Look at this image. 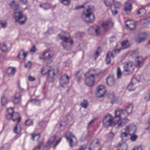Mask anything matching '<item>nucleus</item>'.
Masks as SVG:
<instances>
[{"mask_svg":"<svg viewBox=\"0 0 150 150\" xmlns=\"http://www.w3.org/2000/svg\"><path fill=\"white\" fill-rule=\"evenodd\" d=\"M41 7H42L44 9L47 10L50 8V4L48 3H43L40 6Z\"/></svg>","mask_w":150,"mask_h":150,"instance_id":"26","label":"nucleus"},{"mask_svg":"<svg viewBox=\"0 0 150 150\" xmlns=\"http://www.w3.org/2000/svg\"><path fill=\"white\" fill-rule=\"evenodd\" d=\"M82 70H79L75 74V76L77 78L79 79L82 76Z\"/></svg>","mask_w":150,"mask_h":150,"instance_id":"34","label":"nucleus"},{"mask_svg":"<svg viewBox=\"0 0 150 150\" xmlns=\"http://www.w3.org/2000/svg\"><path fill=\"white\" fill-rule=\"evenodd\" d=\"M21 130V125L19 124V123L17 122V124L14 128V132L18 134L20 132Z\"/></svg>","mask_w":150,"mask_h":150,"instance_id":"23","label":"nucleus"},{"mask_svg":"<svg viewBox=\"0 0 150 150\" xmlns=\"http://www.w3.org/2000/svg\"><path fill=\"white\" fill-rule=\"evenodd\" d=\"M134 66L131 62H127L124 65L123 74L125 75L132 74L134 71L135 66L139 68L143 65L144 60L141 57H137L135 59Z\"/></svg>","mask_w":150,"mask_h":150,"instance_id":"1","label":"nucleus"},{"mask_svg":"<svg viewBox=\"0 0 150 150\" xmlns=\"http://www.w3.org/2000/svg\"><path fill=\"white\" fill-rule=\"evenodd\" d=\"M116 40V38L115 36H112L110 38V42H113Z\"/></svg>","mask_w":150,"mask_h":150,"instance_id":"50","label":"nucleus"},{"mask_svg":"<svg viewBox=\"0 0 150 150\" xmlns=\"http://www.w3.org/2000/svg\"><path fill=\"white\" fill-rule=\"evenodd\" d=\"M123 111V109L119 108L115 111V116L113 118L114 120H116L117 122L119 121L121 119V117H120L121 112H122Z\"/></svg>","mask_w":150,"mask_h":150,"instance_id":"14","label":"nucleus"},{"mask_svg":"<svg viewBox=\"0 0 150 150\" xmlns=\"http://www.w3.org/2000/svg\"><path fill=\"white\" fill-rule=\"evenodd\" d=\"M96 28L95 29V32L96 35H99L100 33V28L98 26H96Z\"/></svg>","mask_w":150,"mask_h":150,"instance_id":"39","label":"nucleus"},{"mask_svg":"<svg viewBox=\"0 0 150 150\" xmlns=\"http://www.w3.org/2000/svg\"><path fill=\"white\" fill-rule=\"evenodd\" d=\"M95 120V119L92 120L88 124V126H90L92 124H93L94 123Z\"/></svg>","mask_w":150,"mask_h":150,"instance_id":"60","label":"nucleus"},{"mask_svg":"<svg viewBox=\"0 0 150 150\" xmlns=\"http://www.w3.org/2000/svg\"><path fill=\"white\" fill-rule=\"evenodd\" d=\"M137 136L136 135H132L130 137V139L131 141L134 142L136 140L137 138Z\"/></svg>","mask_w":150,"mask_h":150,"instance_id":"40","label":"nucleus"},{"mask_svg":"<svg viewBox=\"0 0 150 150\" xmlns=\"http://www.w3.org/2000/svg\"><path fill=\"white\" fill-rule=\"evenodd\" d=\"M9 5L11 8L15 11H17L19 9V6L18 4L14 5H13L12 4H10Z\"/></svg>","mask_w":150,"mask_h":150,"instance_id":"36","label":"nucleus"},{"mask_svg":"<svg viewBox=\"0 0 150 150\" xmlns=\"http://www.w3.org/2000/svg\"><path fill=\"white\" fill-rule=\"evenodd\" d=\"M61 138H60L57 140L56 141L55 144L53 146V148L54 149L56 148V147L58 145V144H59L61 142Z\"/></svg>","mask_w":150,"mask_h":150,"instance_id":"46","label":"nucleus"},{"mask_svg":"<svg viewBox=\"0 0 150 150\" xmlns=\"http://www.w3.org/2000/svg\"><path fill=\"white\" fill-rule=\"evenodd\" d=\"M69 141V146L71 147H72L75 145V143L74 142L72 138L73 137L76 138L75 136L73 134L70 132H68L64 136Z\"/></svg>","mask_w":150,"mask_h":150,"instance_id":"8","label":"nucleus"},{"mask_svg":"<svg viewBox=\"0 0 150 150\" xmlns=\"http://www.w3.org/2000/svg\"><path fill=\"white\" fill-rule=\"evenodd\" d=\"M91 10V8L87 9L86 11L87 13L83 14L81 16L82 20L86 23H93L95 20V16L90 12Z\"/></svg>","mask_w":150,"mask_h":150,"instance_id":"2","label":"nucleus"},{"mask_svg":"<svg viewBox=\"0 0 150 150\" xmlns=\"http://www.w3.org/2000/svg\"><path fill=\"white\" fill-rule=\"evenodd\" d=\"M7 98L4 96H3L1 98V102L2 106L4 105L7 103Z\"/></svg>","mask_w":150,"mask_h":150,"instance_id":"29","label":"nucleus"},{"mask_svg":"<svg viewBox=\"0 0 150 150\" xmlns=\"http://www.w3.org/2000/svg\"><path fill=\"white\" fill-rule=\"evenodd\" d=\"M104 3L107 6H108L110 5V2L107 1H105Z\"/></svg>","mask_w":150,"mask_h":150,"instance_id":"61","label":"nucleus"},{"mask_svg":"<svg viewBox=\"0 0 150 150\" xmlns=\"http://www.w3.org/2000/svg\"><path fill=\"white\" fill-rule=\"evenodd\" d=\"M56 137V135H54L51 137L49 139V141L47 142L46 145L45 146V147L49 146L55 140Z\"/></svg>","mask_w":150,"mask_h":150,"instance_id":"20","label":"nucleus"},{"mask_svg":"<svg viewBox=\"0 0 150 150\" xmlns=\"http://www.w3.org/2000/svg\"><path fill=\"white\" fill-rule=\"evenodd\" d=\"M117 146L120 148L121 150H127V144L125 143L122 144L119 143Z\"/></svg>","mask_w":150,"mask_h":150,"instance_id":"24","label":"nucleus"},{"mask_svg":"<svg viewBox=\"0 0 150 150\" xmlns=\"http://www.w3.org/2000/svg\"><path fill=\"white\" fill-rule=\"evenodd\" d=\"M106 82L108 85L110 86H111L115 84V81L114 77L113 76H110L107 78Z\"/></svg>","mask_w":150,"mask_h":150,"instance_id":"17","label":"nucleus"},{"mask_svg":"<svg viewBox=\"0 0 150 150\" xmlns=\"http://www.w3.org/2000/svg\"><path fill=\"white\" fill-rule=\"evenodd\" d=\"M87 145L86 144H83L80 146L79 148L77 150H84L86 149Z\"/></svg>","mask_w":150,"mask_h":150,"instance_id":"44","label":"nucleus"},{"mask_svg":"<svg viewBox=\"0 0 150 150\" xmlns=\"http://www.w3.org/2000/svg\"><path fill=\"white\" fill-rule=\"evenodd\" d=\"M122 72L119 67L117 68V78H120L122 76Z\"/></svg>","mask_w":150,"mask_h":150,"instance_id":"38","label":"nucleus"},{"mask_svg":"<svg viewBox=\"0 0 150 150\" xmlns=\"http://www.w3.org/2000/svg\"><path fill=\"white\" fill-rule=\"evenodd\" d=\"M131 82L135 84L137 82H139V80H137L136 77H133L132 78Z\"/></svg>","mask_w":150,"mask_h":150,"instance_id":"48","label":"nucleus"},{"mask_svg":"<svg viewBox=\"0 0 150 150\" xmlns=\"http://www.w3.org/2000/svg\"><path fill=\"white\" fill-rule=\"evenodd\" d=\"M16 71V69L14 67H9L6 71V74L9 76H12L14 75Z\"/></svg>","mask_w":150,"mask_h":150,"instance_id":"16","label":"nucleus"},{"mask_svg":"<svg viewBox=\"0 0 150 150\" xmlns=\"http://www.w3.org/2000/svg\"><path fill=\"white\" fill-rule=\"evenodd\" d=\"M132 9V6L129 0L125 2L124 5V10L127 13H129Z\"/></svg>","mask_w":150,"mask_h":150,"instance_id":"13","label":"nucleus"},{"mask_svg":"<svg viewBox=\"0 0 150 150\" xmlns=\"http://www.w3.org/2000/svg\"><path fill=\"white\" fill-rule=\"evenodd\" d=\"M112 55V53L110 52L109 51L107 54L106 56V58L105 59V61L106 63L107 64H109L110 63L111 59L110 57Z\"/></svg>","mask_w":150,"mask_h":150,"instance_id":"21","label":"nucleus"},{"mask_svg":"<svg viewBox=\"0 0 150 150\" xmlns=\"http://www.w3.org/2000/svg\"><path fill=\"white\" fill-rule=\"evenodd\" d=\"M128 42V40H123L121 44L122 47H124Z\"/></svg>","mask_w":150,"mask_h":150,"instance_id":"53","label":"nucleus"},{"mask_svg":"<svg viewBox=\"0 0 150 150\" xmlns=\"http://www.w3.org/2000/svg\"><path fill=\"white\" fill-rule=\"evenodd\" d=\"M134 83L131 82V83L129 84L127 86V89L129 91H133L134 90L135 86H134Z\"/></svg>","mask_w":150,"mask_h":150,"instance_id":"27","label":"nucleus"},{"mask_svg":"<svg viewBox=\"0 0 150 150\" xmlns=\"http://www.w3.org/2000/svg\"><path fill=\"white\" fill-rule=\"evenodd\" d=\"M114 8H120V4L118 1H116L114 3Z\"/></svg>","mask_w":150,"mask_h":150,"instance_id":"42","label":"nucleus"},{"mask_svg":"<svg viewBox=\"0 0 150 150\" xmlns=\"http://www.w3.org/2000/svg\"><path fill=\"white\" fill-rule=\"evenodd\" d=\"M103 126L107 128L112 125L113 122L109 116L107 114L104 116L103 120Z\"/></svg>","mask_w":150,"mask_h":150,"instance_id":"7","label":"nucleus"},{"mask_svg":"<svg viewBox=\"0 0 150 150\" xmlns=\"http://www.w3.org/2000/svg\"><path fill=\"white\" fill-rule=\"evenodd\" d=\"M13 17L15 21L18 22V24L21 25L24 24L27 20V16H24L23 12L22 11L14 12Z\"/></svg>","mask_w":150,"mask_h":150,"instance_id":"4","label":"nucleus"},{"mask_svg":"<svg viewBox=\"0 0 150 150\" xmlns=\"http://www.w3.org/2000/svg\"><path fill=\"white\" fill-rule=\"evenodd\" d=\"M132 150H142V148L141 146H140L134 147L132 149Z\"/></svg>","mask_w":150,"mask_h":150,"instance_id":"59","label":"nucleus"},{"mask_svg":"<svg viewBox=\"0 0 150 150\" xmlns=\"http://www.w3.org/2000/svg\"><path fill=\"white\" fill-rule=\"evenodd\" d=\"M106 90L103 86L100 85L98 87L96 95L99 98H100L104 96L105 92Z\"/></svg>","mask_w":150,"mask_h":150,"instance_id":"9","label":"nucleus"},{"mask_svg":"<svg viewBox=\"0 0 150 150\" xmlns=\"http://www.w3.org/2000/svg\"><path fill=\"white\" fill-rule=\"evenodd\" d=\"M110 23L108 22H105L102 24V26L104 27V29L105 30H107L108 28L107 26L109 25Z\"/></svg>","mask_w":150,"mask_h":150,"instance_id":"41","label":"nucleus"},{"mask_svg":"<svg viewBox=\"0 0 150 150\" xmlns=\"http://www.w3.org/2000/svg\"><path fill=\"white\" fill-rule=\"evenodd\" d=\"M101 51V49L100 47H98L97 49L96 53L95 54V59H96L97 57L99 55V53Z\"/></svg>","mask_w":150,"mask_h":150,"instance_id":"32","label":"nucleus"},{"mask_svg":"<svg viewBox=\"0 0 150 150\" xmlns=\"http://www.w3.org/2000/svg\"><path fill=\"white\" fill-rule=\"evenodd\" d=\"M36 51V49L35 46V45H33L30 50V52H33L34 53Z\"/></svg>","mask_w":150,"mask_h":150,"instance_id":"49","label":"nucleus"},{"mask_svg":"<svg viewBox=\"0 0 150 150\" xmlns=\"http://www.w3.org/2000/svg\"><path fill=\"white\" fill-rule=\"evenodd\" d=\"M8 114L7 118L8 119H12L13 122L17 120V122L19 123L21 121V117L18 112L14 111L13 108V107L8 108Z\"/></svg>","mask_w":150,"mask_h":150,"instance_id":"3","label":"nucleus"},{"mask_svg":"<svg viewBox=\"0 0 150 150\" xmlns=\"http://www.w3.org/2000/svg\"><path fill=\"white\" fill-rule=\"evenodd\" d=\"M133 107V106L131 105L127 106L125 108V111L127 112V115L132 112Z\"/></svg>","mask_w":150,"mask_h":150,"instance_id":"22","label":"nucleus"},{"mask_svg":"<svg viewBox=\"0 0 150 150\" xmlns=\"http://www.w3.org/2000/svg\"><path fill=\"white\" fill-rule=\"evenodd\" d=\"M28 102L33 103L36 105H40V101L35 99L30 100L28 101Z\"/></svg>","mask_w":150,"mask_h":150,"instance_id":"33","label":"nucleus"},{"mask_svg":"<svg viewBox=\"0 0 150 150\" xmlns=\"http://www.w3.org/2000/svg\"><path fill=\"white\" fill-rule=\"evenodd\" d=\"M129 134L126 131L122 132L121 134V140L123 141H125L128 140V136Z\"/></svg>","mask_w":150,"mask_h":150,"instance_id":"18","label":"nucleus"},{"mask_svg":"<svg viewBox=\"0 0 150 150\" xmlns=\"http://www.w3.org/2000/svg\"><path fill=\"white\" fill-rule=\"evenodd\" d=\"M104 73V72L103 71H99L98 73H96V74L97 76H99L101 74H103Z\"/></svg>","mask_w":150,"mask_h":150,"instance_id":"62","label":"nucleus"},{"mask_svg":"<svg viewBox=\"0 0 150 150\" xmlns=\"http://www.w3.org/2000/svg\"><path fill=\"white\" fill-rule=\"evenodd\" d=\"M94 76L93 74L91 76L87 77L85 80L86 85L89 87L92 86L94 84Z\"/></svg>","mask_w":150,"mask_h":150,"instance_id":"11","label":"nucleus"},{"mask_svg":"<svg viewBox=\"0 0 150 150\" xmlns=\"http://www.w3.org/2000/svg\"><path fill=\"white\" fill-rule=\"evenodd\" d=\"M48 73V76L47 79L48 81L50 82H53L54 81V76L56 75L55 71L54 70L49 69L46 70L44 67L42 68L41 71V73L42 75H45Z\"/></svg>","mask_w":150,"mask_h":150,"instance_id":"5","label":"nucleus"},{"mask_svg":"<svg viewBox=\"0 0 150 150\" xmlns=\"http://www.w3.org/2000/svg\"><path fill=\"white\" fill-rule=\"evenodd\" d=\"M69 81V77L67 74L62 76L60 79V84L62 87H64L65 86L68 84Z\"/></svg>","mask_w":150,"mask_h":150,"instance_id":"10","label":"nucleus"},{"mask_svg":"<svg viewBox=\"0 0 150 150\" xmlns=\"http://www.w3.org/2000/svg\"><path fill=\"white\" fill-rule=\"evenodd\" d=\"M49 51L47 50L44 51L43 55L45 59H46L47 57L48 56V54H49Z\"/></svg>","mask_w":150,"mask_h":150,"instance_id":"47","label":"nucleus"},{"mask_svg":"<svg viewBox=\"0 0 150 150\" xmlns=\"http://www.w3.org/2000/svg\"><path fill=\"white\" fill-rule=\"evenodd\" d=\"M33 121L30 119H28L25 121V124L26 126H29L33 125Z\"/></svg>","mask_w":150,"mask_h":150,"instance_id":"37","label":"nucleus"},{"mask_svg":"<svg viewBox=\"0 0 150 150\" xmlns=\"http://www.w3.org/2000/svg\"><path fill=\"white\" fill-rule=\"evenodd\" d=\"M125 26L129 28L130 30H132L135 28L136 27V25L134 21H131L129 24H126Z\"/></svg>","mask_w":150,"mask_h":150,"instance_id":"19","label":"nucleus"},{"mask_svg":"<svg viewBox=\"0 0 150 150\" xmlns=\"http://www.w3.org/2000/svg\"><path fill=\"white\" fill-rule=\"evenodd\" d=\"M31 137L33 141L36 140V141H38L40 137V136L39 134H32L31 135Z\"/></svg>","mask_w":150,"mask_h":150,"instance_id":"28","label":"nucleus"},{"mask_svg":"<svg viewBox=\"0 0 150 150\" xmlns=\"http://www.w3.org/2000/svg\"><path fill=\"white\" fill-rule=\"evenodd\" d=\"M6 145L7 147L5 146V145H4L1 148V149L3 150H5L4 149L6 150H8V147L9 145L8 144H7Z\"/></svg>","mask_w":150,"mask_h":150,"instance_id":"57","label":"nucleus"},{"mask_svg":"<svg viewBox=\"0 0 150 150\" xmlns=\"http://www.w3.org/2000/svg\"><path fill=\"white\" fill-rule=\"evenodd\" d=\"M60 1L63 4L66 6L69 5L71 3V0H61Z\"/></svg>","mask_w":150,"mask_h":150,"instance_id":"30","label":"nucleus"},{"mask_svg":"<svg viewBox=\"0 0 150 150\" xmlns=\"http://www.w3.org/2000/svg\"><path fill=\"white\" fill-rule=\"evenodd\" d=\"M124 122H122V121L118 125V127H122L123 126L125 125V123H123Z\"/></svg>","mask_w":150,"mask_h":150,"instance_id":"58","label":"nucleus"},{"mask_svg":"<svg viewBox=\"0 0 150 150\" xmlns=\"http://www.w3.org/2000/svg\"><path fill=\"white\" fill-rule=\"evenodd\" d=\"M84 35V34L82 32H78L76 33V38H79V37H82Z\"/></svg>","mask_w":150,"mask_h":150,"instance_id":"45","label":"nucleus"},{"mask_svg":"<svg viewBox=\"0 0 150 150\" xmlns=\"http://www.w3.org/2000/svg\"><path fill=\"white\" fill-rule=\"evenodd\" d=\"M32 64H29L28 63H25L24 65V67L26 68H30L31 67Z\"/></svg>","mask_w":150,"mask_h":150,"instance_id":"54","label":"nucleus"},{"mask_svg":"<svg viewBox=\"0 0 150 150\" xmlns=\"http://www.w3.org/2000/svg\"><path fill=\"white\" fill-rule=\"evenodd\" d=\"M125 125L126 123L129 122V120L127 118H125L122 120Z\"/></svg>","mask_w":150,"mask_h":150,"instance_id":"56","label":"nucleus"},{"mask_svg":"<svg viewBox=\"0 0 150 150\" xmlns=\"http://www.w3.org/2000/svg\"><path fill=\"white\" fill-rule=\"evenodd\" d=\"M146 33L144 32L140 34L138 37L135 39V41L138 43L144 41L146 39Z\"/></svg>","mask_w":150,"mask_h":150,"instance_id":"12","label":"nucleus"},{"mask_svg":"<svg viewBox=\"0 0 150 150\" xmlns=\"http://www.w3.org/2000/svg\"><path fill=\"white\" fill-rule=\"evenodd\" d=\"M7 47L6 45H3L1 47V49L2 51L5 52L7 50Z\"/></svg>","mask_w":150,"mask_h":150,"instance_id":"43","label":"nucleus"},{"mask_svg":"<svg viewBox=\"0 0 150 150\" xmlns=\"http://www.w3.org/2000/svg\"><path fill=\"white\" fill-rule=\"evenodd\" d=\"M6 23H1L0 22V28L1 27L5 28L6 26Z\"/></svg>","mask_w":150,"mask_h":150,"instance_id":"55","label":"nucleus"},{"mask_svg":"<svg viewBox=\"0 0 150 150\" xmlns=\"http://www.w3.org/2000/svg\"><path fill=\"white\" fill-rule=\"evenodd\" d=\"M21 2L24 4H27V0H21Z\"/></svg>","mask_w":150,"mask_h":150,"instance_id":"64","label":"nucleus"},{"mask_svg":"<svg viewBox=\"0 0 150 150\" xmlns=\"http://www.w3.org/2000/svg\"><path fill=\"white\" fill-rule=\"evenodd\" d=\"M44 124V122H40L39 123V125L41 127H42Z\"/></svg>","mask_w":150,"mask_h":150,"instance_id":"63","label":"nucleus"},{"mask_svg":"<svg viewBox=\"0 0 150 150\" xmlns=\"http://www.w3.org/2000/svg\"><path fill=\"white\" fill-rule=\"evenodd\" d=\"M60 38L64 42L62 45L64 48L67 50H70L71 48V45L73 43V40L70 37L67 38L63 35Z\"/></svg>","mask_w":150,"mask_h":150,"instance_id":"6","label":"nucleus"},{"mask_svg":"<svg viewBox=\"0 0 150 150\" xmlns=\"http://www.w3.org/2000/svg\"><path fill=\"white\" fill-rule=\"evenodd\" d=\"M88 102L86 100H84L83 102L81 103V106L84 108H86L88 106Z\"/></svg>","mask_w":150,"mask_h":150,"instance_id":"35","label":"nucleus"},{"mask_svg":"<svg viewBox=\"0 0 150 150\" xmlns=\"http://www.w3.org/2000/svg\"><path fill=\"white\" fill-rule=\"evenodd\" d=\"M28 80L30 81H33L35 80V78L34 77L30 76L28 77Z\"/></svg>","mask_w":150,"mask_h":150,"instance_id":"52","label":"nucleus"},{"mask_svg":"<svg viewBox=\"0 0 150 150\" xmlns=\"http://www.w3.org/2000/svg\"><path fill=\"white\" fill-rule=\"evenodd\" d=\"M28 54V52H25L24 50L23 49H22L20 51L17 57L18 58L21 59V58L20 57V55L21 54H23L24 56V58H25L27 57Z\"/></svg>","mask_w":150,"mask_h":150,"instance_id":"25","label":"nucleus"},{"mask_svg":"<svg viewBox=\"0 0 150 150\" xmlns=\"http://www.w3.org/2000/svg\"><path fill=\"white\" fill-rule=\"evenodd\" d=\"M21 96L19 93H16L14 96V98L13 100V102L15 104L20 103L21 101Z\"/></svg>","mask_w":150,"mask_h":150,"instance_id":"15","label":"nucleus"},{"mask_svg":"<svg viewBox=\"0 0 150 150\" xmlns=\"http://www.w3.org/2000/svg\"><path fill=\"white\" fill-rule=\"evenodd\" d=\"M84 5H82L76 6L74 9V10H78L79 9L84 8Z\"/></svg>","mask_w":150,"mask_h":150,"instance_id":"51","label":"nucleus"},{"mask_svg":"<svg viewBox=\"0 0 150 150\" xmlns=\"http://www.w3.org/2000/svg\"><path fill=\"white\" fill-rule=\"evenodd\" d=\"M137 13L138 15L140 14L143 15L146 13V11L144 8H140L139 10L137 11Z\"/></svg>","mask_w":150,"mask_h":150,"instance_id":"31","label":"nucleus"}]
</instances>
